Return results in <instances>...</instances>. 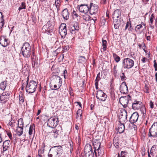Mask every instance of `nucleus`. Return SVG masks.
I'll use <instances>...</instances> for the list:
<instances>
[{"instance_id": "f257e3e1", "label": "nucleus", "mask_w": 157, "mask_h": 157, "mask_svg": "<svg viewBox=\"0 0 157 157\" xmlns=\"http://www.w3.org/2000/svg\"><path fill=\"white\" fill-rule=\"evenodd\" d=\"M64 153L62 146H55L50 149L48 157H64Z\"/></svg>"}, {"instance_id": "f03ea898", "label": "nucleus", "mask_w": 157, "mask_h": 157, "mask_svg": "<svg viewBox=\"0 0 157 157\" xmlns=\"http://www.w3.org/2000/svg\"><path fill=\"white\" fill-rule=\"evenodd\" d=\"M121 12L119 9L115 10L113 14V18L115 29L118 28L120 25L123 23V19L121 17Z\"/></svg>"}, {"instance_id": "7ed1b4c3", "label": "nucleus", "mask_w": 157, "mask_h": 157, "mask_svg": "<svg viewBox=\"0 0 157 157\" xmlns=\"http://www.w3.org/2000/svg\"><path fill=\"white\" fill-rule=\"evenodd\" d=\"M21 52L24 57H29L31 54V49L30 44L28 42H25L21 48Z\"/></svg>"}, {"instance_id": "20e7f679", "label": "nucleus", "mask_w": 157, "mask_h": 157, "mask_svg": "<svg viewBox=\"0 0 157 157\" xmlns=\"http://www.w3.org/2000/svg\"><path fill=\"white\" fill-rule=\"evenodd\" d=\"M27 84L26 87V91L29 93L34 92L37 88V83L34 80H31L28 82V80L27 81Z\"/></svg>"}, {"instance_id": "39448f33", "label": "nucleus", "mask_w": 157, "mask_h": 157, "mask_svg": "<svg viewBox=\"0 0 157 157\" xmlns=\"http://www.w3.org/2000/svg\"><path fill=\"white\" fill-rule=\"evenodd\" d=\"M93 144L95 156L96 157L102 156L104 154V152L100 147L101 143L99 142L96 143L95 142Z\"/></svg>"}, {"instance_id": "423d86ee", "label": "nucleus", "mask_w": 157, "mask_h": 157, "mask_svg": "<svg viewBox=\"0 0 157 157\" xmlns=\"http://www.w3.org/2000/svg\"><path fill=\"white\" fill-rule=\"evenodd\" d=\"M134 61L129 58L124 59L122 62V67L125 69H129L134 66Z\"/></svg>"}, {"instance_id": "0eeeda50", "label": "nucleus", "mask_w": 157, "mask_h": 157, "mask_svg": "<svg viewBox=\"0 0 157 157\" xmlns=\"http://www.w3.org/2000/svg\"><path fill=\"white\" fill-rule=\"evenodd\" d=\"M132 107L134 110H140L144 111L145 110V106L142 102L136 100L132 104Z\"/></svg>"}, {"instance_id": "6e6552de", "label": "nucleus", "mask_w": 157, "mask_h": 157, "mask_svg": "<svg viewBox=\"0 0 157 157\" xmlns=\"http://www.w3.org/2000/svg\"><path fill=\"white\" fill-rule=\"evenodd\" d=\"M84 155L83 157H93L94 154L91 145L88 144L84 147Z\"/></svg>"}, {"instance_id": "1a4fd4ad", "label": "nucleus", "mask_w": 157, "mask_h": 157, "mask_svg": "<svg viewBox=\"0 0 157 157\" xmlns=\"http://www.w3.org/2000/svg\"><path fill=\"white\" fill-rule=\"evenodd\" d=\"M131 98L129 95L121 97L119 100L120 103L124 108L127 107L129 101L131 100Z\"/></svg>"}, {"instance_id": "9d476101", "label": "nucleus", "mask_w": 157, "mask_h": 157, "mask_svg": "<svg viewBox=\"0 0 157 157\" xmlns=\"http://www.w3.org/2000/svg\"><path fill=\"white\" fill-rule=\"evenodd\" d=\"M68 28L70 32L74 36L76 35V33L78 32L79 29V24L77 22H75L73 25H70Z\"/></svg>"}, {"instance_id": "9b49d317", "label": "nucleus", "mask_w": 157, "mask_h": 157, "mask_svg": "<svg viewBox=\"0 0 157 157\" xmlns=\"http://www.w3.org/2000/svg\"><path fill=\"white\" fill-rule=\"evenodd\" d=\"M58 118L55 116L51 117L48 120L47 123L48 126L52 128L55 127L58 124Z\"/></svg>"}, {"instance_id": "f8f14e48", "label": "nucleus", "mask_w": 157, "mask_h": 157, "mask_svg": "<svg viewBox=\"0 0 157 157\" xmlns=\"http://www.w3.org/2000/svg\"><path fill=\"white\" fill-rule=\"evenodd\" d=\"M148 135L153 137L157 136V122H155L149 129Z\"/></svg>"}, {"instance_id": "ddd939ff", "label": "nucleus", "mask_w": 157, "mask_h": 157, "mask_svg": "<svg viewBox=\"0 0 157 157\" xmlns=\"http://www.w3.org/2000/svg\"><path fill=\"white\" fill-rule=\"evenodd\" d=\"M55 80L57 82H56V84H55L54 85L53 87L52 86H50V87L52 90H56L60 88L61 86L62 81L61 80V78L59 76L57 75L55 76Z\"/></svg>"}, {"instance_id": "4468645a", "label": "nucleus", "mask_w": 157, "mask_h": 157, "mask_svg": "<svg viewBox=\"0 0 157 157\" xmlns=\"http://www.w3.org/2000/svg\"><path fill=\"white\" fill-rule=\"evenodd\" d=\"M62 132V127L61 126H58L55 129L53 130L51 132L52 135L54 138H56Z\"/></svg>"}, {"instance_id": "2eb2a0df", "label": "nucleus", "mask_w": 157, "mask_h": 157, "mask_svg": "<svg viewBox=\"0 0 157 157\" xmlns=\"http://www.w3.org/2000/svg\"><path fill=\"white\" fill-rule=\"evenodd\" d=\"M10 94L8 92H3L0 97V102L2 104H5L8 100Z\"/></svg>"}, {"instance_id": "dca6fc26", "label": "nucleus", "mask_w": 157, "mask_h": 157, "mask_svg": "<svg viewBox=\"0 0 157 157\" xmlns=\"http://www.w3.org/2000/svg\"><path fill=\"white\" fill-rule=\"evenodd\" d=\"M107 95L101 90H98L97 93L96 98L101 101H105L107 98Z\"/></svg>"}, {"instance_id": "f3484780", "label": "nucleus", "mask_w": 157, "mask_h": 157, "mask_svg": "<svg viewBox=\"0 0 157 157\" xmlns=\"http://www.w3.org/2000/svg\"><path fill=\"white\" fill-rule=\"evenodd\" d=\"M127 111L125 109L123 110L121 113L119 117V123H124L127 120Z\"/></svg>"}, {"instance_id": "a211bd4d", "label": "nucleus", "mask_w": 157, "mask_h": 157, "mask_svg": "<svg viewBox=\"0 0 157 157\" xmlns=\"http://www.w3.org/2000/svg\"><path fill=\"white\" fill-rule=\"evenodd\" d=\"M98 6L94 4L93 3H91L89 8V12L91 15L96 14L98 12Z\"/></svg>"}, {"instance_id": "6ab92c4d", "label": "nucleus", "mask_w": 157, "mask_h": 157, "mask_svg": "<svg viewBox=\"0 0 157 157\" xmlns=\"http://www.w3.org/2000/svg\"><path fill=\"white\" fill-rule=\"evenodd\" d=\"M78 10L80 12L86 14L89 11V8L87 4H81L79 6Z\"/></svg>"}, {"instance_id": "aec40b11", "label": "nucleus", "mask_w": 157, "mask_h": 157, "mask_svg": "<svg viewBox=\"0 0 157 157\" xmlns=\"http://www.w3.org/2000/svg\"><path fill=\"white\" fill-rule=\"evenodd\" d=\"M10 43L8 39L4 36H1L0 38V44L4 47L7 46Z\"/></svg>"}, {"instance_id": "412c9836", "label": "nucleus", "mask_w": 157, "mask_h": 157, "mask_svg": "<svg viewBox=\"0 0 157 157\" xmlns=\"http://www.w3.org/2000/svg\"><path fill=\"white\" fill-rule=\"evenodd\" d=\"M120 91L121 93L125 94L128 92V87L125 82H123L120 86Z\"/></svg>"}, {"instance_id": "4be33fe9", "label": "nucleus", "mask_w": 157, "mask_h": 157, "mask_svg": "<svg viewBox=\"0 0 157 157\" xmlns=\"http://www.w3.org/2000/svg\"><path fill=\"white\" fill-rule=\"evenodd\" d=\"M11 145V144L9 140H6L4 141L2 145L3 152L9 149Z\"/></svg>"}, {"instance_id": "5701e85b", "label": "nucleus", "mask_w": 157, "mask_h": 157, "mask_svg": "<svg viewBox=\"0 0 157 157\" xmlns=\"http://www.w3.org/2000/svg\"><path fill=\"white\" fill-rule=\"evenodd\" d=\"M139 117L138 113L137 112L134 113L130 118L129 121L132 123L136 122Z\"/></svg>"}, {"instance_id": "b1692460", "label": "nucleus", "mask_w": 157, "mask_h": 157, "mask_svg": "<svg viewBox=\"0 0 157 157\" xmlns=\"http://www.w3.org/2000/svg\"><path fill=\"white\" fill-rule=\"evenodd\" d=\"M59 31L61 38L63 39H64L67 34L66 25L64 26L63 28L62 27H60Z\"/></svg>"}, {"instance_id": "393cba45", "label": "nucleus", "mask_w": 157, "mask_h": 157, "mask_svg": "<svg viewBox=\"0 0 157 157\" xmlns=\"http://www.w3.org/2000/svg\"><path fill=\"white\" fill-rule=\"evenodd\" d=\"M62 15L65 20H68L69 16V12L67 9H64L62 12Z\"/></svg>"}, {"instance_id": "a878e982", "label": "nucleus", "mask_w": 157, "mask_h": 157, "mask_svg": "<svg viewBox=\"0 0 157 157\" xmlns=\"http://www.w3.org/2000/svg\"><path fill=\"white\" fill-rule=\"evenodd\" d=\"M42 30L43 33H46L49 35H52L51 34V33L52 32H51L50 28L49 27V26L48 25H44L43 27Z\"/></svg>"}, {"instance_id": "bb28decb", "label": "nucleus", "mask_w": 157, "mask_h": 157, "mask_svg": "<svg viewBox=\"0 0 157 157\" xmlns=\"http://www.w3.org/2000/svg\"><path fill=\"white\" fill-rule=\"evenodd\" d=\"M125 129V126L124 123L118 122L117 130L118 132L120 133H122L124 132Z\"/></svg>"}, {"instance_id": "cd10ccee", "label": "nucleus", "mask_w": 157, "mask_h": 157, "mask_svg": "<svg viewBox=\"0 0 157 157\" xmlns=\"http://www.w3.org/2000/svg\"><path fill=\"white\" fill-rule=\"evenodd\" d=\"M16 132L17 134L19 136H21L23 133V127L21 126H18L16 129Z\"/></svg>"}, {"instance_id": "c85d7f7f", "label": "nucleus", "mask_w": 157, "mask_h": 157, "mask_svg": "<svg viewBox=\"0 0 157 157\" xmlns=\"http://www.w3.org/2000/svg\"><path fill=\"white\" fill-rule=\"evenodd\" d=\"M82 111L80 109H79L77 112L76 117L77 119H81L82 117Z\"/></svg>"}, {"instance_id": "c756f323", "label": "nucleus", "mask_w": 157, "mask_h": 157, "mask_svg": "<svg viewBox=\"0 0 157 157\" xmlns=\"http://www.w3.org/2000/svg\"><path fill=\"white\" fill-rule=\"evenodd\" d=\"M143 27H144V28H146V24L144 22H142L141 24L137 25L135 28V30L137 31Z\"/></svg>"}, {"instance_id": "7c9ffc66", "label": "nucleus", "mask_w": 157, "mask_h": 157, "mask_svg": "<svg viewBox=\"0 0 157 157\" xmlns=\"http://www.w3.org/2000/svg\"><path fill=\"white\" fill-rule=\"evenodd\" d=\"M149 24L151 27L152 28H154V26H151L154 20L155 19V16L154 15V14L152 13L149 17Z\"/></svg>"}, {"instance_id": "2f4dec72", "label": "nucleus", "mask_w": 157, "mask_h": 157, "mask_svg": "<svg viewBox=\"0 0 157 157\" xmlns=\"http://www.w3.org/2000/svg\"><path fill=\"white\" fill-rule=\"evenodd\" d=\"M45 147V144L43 143L42 144L41 148L38 150V153L40 154L44 153V148Z\"/></svg>"}, {"instance_id": "473e14b6", "label": "nucleus", "mask_w": 157, "mask_h": 157, "mask_svg": "<svg viewBox=\"0 0 157 157\" xmlns=\"http://www.w3.org/2000/svg\"><path fill=\"white\" fill-rule=\"evenodd\" d=\"M6 81L1 82L0 83V89L2 90H4L6 88Z\"/></svg>"}, {"instance_id": "72a5a7b5", "label": "nucleus", "mask_w": 157, "mask_h": 157, "mask_svg": "<svg viewBox=\"0 0 157 157\" xmlns=\"http://www.w3.org/2000/svg\"><path fill=\"white\" fill-rule=\"evenodd\" d=\"M1 14V17L0 18V28H1L4 25V20L3 19V16L2 15V13L0 12Z\"/></svg>"}, {"instance_id": "f704fd0d", "label": "nucleus", "mask_w": 157, "mask_h": 157, "mask_svg": "<svg viewBox=\"0 0 157 157\" xmlns=\"http://www.w3.org/2000/svg\"><path fill=\"white\" fill-rule=\"evenodd\" d=\"M113 56L114 60L117 63H118L120 60V58L115 53H113Z\"/></svg>"}, {"instance_id": "c9c22d12", "label": "nucleus", "mask_w": 157, "mask_h": 157, "mask_svg": "<svg viewBox=\"0 0 157 157\" xmlns=\"http://www.w3.org/2000/svg\"><path fill=\"white\" fill-rule=\"evenodd\" d=\"M61 2H61L59 0H55V5L56 6L58 10V9L59 8V7L60 6ZM53 5H54V4Z\"/></svg>"}, {"instance_id": "e433bc0d", "label": "nucleus", "mask_w": 157, "mask_h": 157, "mask_svg": "<svg viewBox=\"0 0 157 157\" xmlns=\"http://www.w3.org/2000/svg\"><path fill=\"white\" fill-rule=\"evenodd\" d=\"M19 103L20 104H21L23 103L24 101V96H23V94H22L21 93L19 94Z\"/></svg>"}, {"instance_id": "4c0bfd02", "label": "nucleus", "mask_w": 157, "mask_h": 157, "mask_svg": "<svg viewBox=\"0 0 157 157\" xmlns=\"http://www.w3.org/2000/svg\"><path fill=\"white\" fill-rule=\"evenodd\" d=\"M107 41L105 40H102V46H103V51H105L106 50L107 48L106 46Z\"/></svg>"}, {"instance_id": "58836bf2", "label": "nucleus", "mask_w": 157, "mask_h": 157, "mask_svg": "<svg viewBox=\"0 0 157 157\" xmlns=\"http://www.w3.org/2000/svg\"><path fill=\"white\" fill-rule=\"evenodd\" d=\"M78 61L79 63H83L86 61V58L84 56H80L79 57Z\"/></svg>"}, {"instance_id": "ea45409f", "label": "nucleus", "mask_w": 157, "mask_h": 157, "mask_svg": "<svg viewBox=\"0 0 157 157\" xmlns=\"http://www.w3.org/2000/svg\"><path fill=\"white\" fill-rule=\"evenodd\" d=\"M26 8L25 3L24 2H22L20 7L18 8V10L20 11L22 9H25Z\"/></svg>"}, {"instance_id": "a19ab883", "label": "nucleus", "mask_w": 157, "mask_h": 157, "mask_svg": "<svg viewBox=\"0 0 157 157\" xmlns=\"http://www.w3.org/2000/svg\"><path fill=\"white\" fill-rule=\"evenodd\" d=\"M100 72L98 74L97 76L96 77V78L95 80V85L96 86L98 85V82L99 81V80L101 79V78L100 77Z\"/></svg>"}, {"instance_id": "79ce46f5", "label": "nucleus", "mask_w": 157, "mask_h": 157, "mask_svg": "<svg viewBox=\"0 0 157 157\" xmlns=\"http://www.w3.org/2000/svg\"><path fill=\"white\" fill-rule=\"evenodd\" d=\"M24 122L22 118H20L18 120V126L22 127H23Z\"/></svg>"}, {"instance_id": "37998d69", "label": "nucleus", "mask_w": 157, "mask_h": 157, "mask_svg": "<svg viewBox=\"0 0 157 157\" xmlns=\"http://www.w3.org/2000/svg\"><path fill=\"white\" fill-rule=\"evenodd\" d=\"M34 130V133H35V129L34 128L33 126L31 125L29 127V135H32L33 131Z\"/></svg>"}, {"instance_id": "c03bdc74", "label": "nucleus", "mask_w": 157, "mask_h": 157, "mask_svg": "<svg viewBox=\"0 0 157 157\" xmlns=\"http://www.w3.org/2000/svg\"><path fill=\"white\" fill-rule=\"evenodd\" d=\"M83 18L86 21H89L90 19V17L89 15L85 14V15H83Z\"/></svg>"}, {"instance_id": "a18cd8bd", "label": "nucleus", "mask_w": 157, "mask_h": 157, "mask_svg": "<svg viewBox=\"0 0 157 157\" xmlns=\"http://www.w3.org/2000/svg\"><path fill=\"white\" fill-rule=\"evenodd\" d=\"M62 48L63 49L62 52H64L69 50V47L68 45L64 46L62 47Z\"/></svg>"}, {"instance_id": "49530a36", "label": "nucleus", "mask_w": 157, "mask_h": 157, "mask_svg": "<svg viewBox=\"0 0 157 157\" xmlns=\"http://www.w3.org/2000/svg\"><path fill=\"white\" fill-rule=\"evenodd\" d=\"M121 79L122 81H124L126 79V77L124 75V74L123 72L121 73L120 75Z\"/></svg>"}, {"instance_id": "de8ad7c7", "label": "nucleus", "mask_w": 157, "mask_h": 157, "mask_svg": "<svg viewBox=\"0 0 157 157\" xmlns=\"http://www.w3.org/2000/svg\"><path fill=\"white\" fill-rule=\"evenodd\" d=\"M6 133L9 138L10 140L12 139V134L10 132L8 131H6Z\"/></svg>"}, {"instance_id": "09e8293b", "label": "nucleus", "mask_w": 157, "mask_h": 157, "mask_svg": "<svg viewBox=\"0 0 157 157\" xmlns=\"http://www.w3.org/2000/svg\"><path fill=\"white\" fill-rule=\"evenodd\" d=\"M31 59L33 61H35L36 60V56L34 52H33L32 55L31 56Z\"/></svg>"}, {"instance_id": "8fccbe9b", "label": "nucleus", "mask_w": 157, "mask_h": 157, "mask_svg": "<svg viewBox=\"0 0 157 157\" xmlns=\"http://www.w3.org/2000/svg\"><path fill=\"white\" fill-rule=\"evenodd\" d=\"M130 26V27H131V23L129 22H127L126 23V25L125 30H126V29L128 27Z\"/></svg>"}, {"instance_id": "3c124183", "label": "nucleus", "mask_w": 157, "mask_h": 157, "mask_svg": "<svg viewBox=\"0 0 157 157\" xmlns=\"http://www.w3.org/2000/svg\"><path fill=\"white\" fill-rule=\"evenodd\" d=\"M154 67L155 68V71H157V63H156L155 60H154Z\"/></svg>"}, {"instance_id": "603ef678", "label": "nucleus", "mask_w": 157, "mask_h": 157, "mask_svg": "<svg viewBox=\"0 0 157 157\" xmlns=\"http://www.w3.org/2000/svg\"><path fill=\"white\" fill-rule=\"evenodd\" d=\"M73 18H76L77 20H78V19H80V17L78 15L77 13L76 14H75L73 15Z\"/></svg>"}, {"instance_id": "864d4df0", "label": "nucleus", "mask_w": 157, "mask_h": 157, "mask_svg": "<svg viewBox=\"0 0 157 157\" xmlns=\"http://www.w3.org/2000/svg\"><path fill=\"white\" fill-rule=\"evenodd\" d=\"M127 152L121 151V157H126L125 155L126 153H127Z\"/></svg>"}, {"instance_id": "5fc2aeb1", "label": "nucleus", "mask_w": 157, "mask_h": 157, "mask_svg": "<svg viewBox=\"0 0 157 157\" xmlns=\"http://www.w3.org/2000/svg\"><path fill=\"white\" fill-rule=\"evenodd\" d=\"M149 105L150 106V107L151 109H153L154 108V103L153 102L151 101H150L149 103Z\"/></svg>"}, {"instance_id": "6e6d98bb", "label": "nucleus", "mask_w": 157, "mask_h": 157, "mask_svg": "<svg viewBox=\"0 0 157 157\" xmlns=\"http://www.w3.org/2000/svg\"><path fill=\"white\" fill-rule=\"evenodd\" d=\"M14 122H13L11 121H10V122L9 123V125L11 126L12 127H13L14 126Z\"/></svg>"}, {"instance_id": "4d7b16f0", "label": "nucleus", "mask_w": 157, "mask_h": 157, "mask_svg": "<svg viewBox=\"0 0 157 157\" xmlns=\"http://www.w3.org/2000/svg\"><path fill=\"white\" fill-rule=\"evenodd\" d=\"M146 39L148 41H150L151 40V36H150L148 35L147 36V35H146Z\"/></svg>"}, {"instance_id": "13d9d810", "label": "nucleus", "mask_w": 157, "mask_h": 157, "mask_svg": "<svg viewBox=\"0 0 157 157\" xmlns=\"http://www.w3.org/2000/svg\"><path fill=\"white\" fill-rule=\"evenodd\" d=\"M155 148L156 146L155 145H153L151 147V151H154Z\"/></svg>"}, {"instance_id": "bf43d9fd", "label": "nucleus", "mask_w": 157, "mask_h": 157, "mask_svg": "<svg viewBox=\"0 0 157 157\" xmlns=\"http://www.w3.org/2000/svg\"><path fill=\"white\" fill-rule=\"evenodd\" d=\"M149 88L148 86L145 84L144 87V90H149Z\"/></svg>"}, {"instance_id": "052dcab7", "label": "nucleus", "mask_w": 157, "mask_h": 157, "mask_svg": "<svg viewBox=\"0 0 157 157\" xmlns=\"http://www.w3.org/2000/svg\"><path fill=\"white\" fill-rule=\"evenodd\" d=\"M146 59L145 57H143L142 59V62L143 63H145L146 62Z\"/></svg>"}, {"instance_id": "680f3d73", "label": "nucleus", "mask_w": 157, "mask_h": 157, "mask_svg": "<svg viewBox=\"0 0 157 157\" xmlns=\"http://www.w3.org/2000/svg\"><path fill=\"white\" fill-rule=\"evenodd\" d=\"M76 103H77L78 104V105H79L80 108H82V104L80 102H76Z\"/></svg>"}, {"instance_id": "e2e57ef3", "label": "nucleus", "mask_w": 157, "mask_h": 157, "mask_svg": "<svg viewBox=\"0 0 157 157\" xmlns=\"http://www.w3.org/2000/svg\"><path fill=\"white\" fill-rule=\"evenodd\" d=\"M41 110L40 109H39L38 111L37 115V116L40 113H41Z\"/></svg>"}, {"instance_id": "0e129e2a", "label": "nucleus", "mask_w": 157, "mask_h": 157, "mask_svg": "<svg viewBox=\"0 0 157 157\" xmlns=\"http://www.w3.org/2000/svg\"><path fill=\"white\" fill-rule=\"evenodd\" d=\"M67 73V71L66 70H65L64 71V72H63V74H64V78H65V73Z\"/></svg>"}, {"instance_id": "69168bd1", "label": "nucleus", "mask_w": 157, "mask_h": 157, "mask_svg": "<svg viewBox=\"0 0 157 157\" xmlns=\"http://www.w3.org/2000/svg\"><path fill=\"white\" fill-rule=\"evenodd\" d=\"M102 2L104 4H105L106 2V0H102Z\"/></svg>"}, {"instance_id": "338daca9", "label": "nucleus", "mask_w": 157, "mask_h": 157, "mask_svg": "<svg viewBox=\"0 0 157 157\" xmlns=\"http://www.w3.org/2000/svg\"><path fill=\"white\" fill-rule=\"evenodd\" d=\"M36 157H42V156L41 155V154H38Z\"/></svg>"}, {"instance_id": "774afa93", "label": "nucleus", "mask_w": 157, "mask_h": 157, "mask_svg": "<svg viewBox=\"0 0 157 157\" xmlns=\"http://www.w3.org/2000/svg\"><path fill=\"white\" fill-rule=\"evenodd\" d=\"M77 13L76 12L75 10H73V15H74L75 14Z\"/></svg>"}]
</instances>
